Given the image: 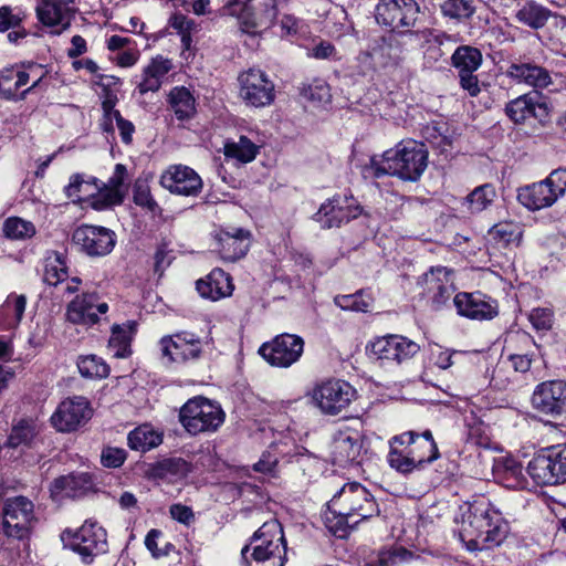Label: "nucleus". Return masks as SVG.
Here are the masks:
<instances>
[{"instance_id":"obj_1","label":"nucleus","mask_w":566,"mask_h":566,"mask_svg":"<svg viewBox=\"0 0 566 566\" xmlns=\"http://www.w3.org/2000/svg\"><path fill=\"white\" fill-rule=\"evenodd\" d=\"M454 522V533L470 552L499 546L509 534L502 513L484 497L461 505Z\"/></svg>"},{"instance_id":"obj_2","label":"nucleus","mask_w":566,"mask_h":566,"mask_svg":"<svg viewBox=\"0 0 566 566\" xmlns=\"http://www.w3.org/2000/svg\"><path fill=\"white\" fill-rule=\"evenodd\" d=\"M428 166V150L423 143L415 139L399 142L381 156H373L364 168L365 177H398L405 181H417Z\"/></svg>"},{"instance_id":"obj_3","label":"nucleus","mask_w":566,"mask_h":566,"mask_svg":"<svg viewBox=\"0 0 566 566\" xmlns=\"http://www.w3.org/2000/svg\"><path fill=\"white\" fill-rule=\"evenodd\" d=\"M329 513L337 520L333 525L326 516L327 527L337 537L347 536V528L379 513L374 495L361 484H345L328 503Z\"/></svg>"},{"instance_id":"obj_4","label":"nucleus","mask_w":566,"mask_h":566,"mask_svg":"<svg viewBox=\"0 0 566 566\" xmlns=\"http://www.w3.org/2000/svg\"><path fill=\"white\" fill-rule=\"evenodd\" d=\"M439 457V449L430 430H424L421 434L410 430L389 439L387 462L391 469L402 474L423 469Z\"/></svg>"},{"instance_id":"obj_5","label":"nucleus","mask_w":566,"mask_h":566,"mask_svg":"<svg viewBox=\"0 0 566 566\" xmlns=\"http://www.w3.org/2000/svg\"><path fill=\"white\" fill-rule=\"evenodd\" d=\"M35 523L34 505L24 496L9 497L2 506V535L8 539L7 551L25 548ZM7 545L2 541V547Z\"/></svg>"},{"instance_id":"obj_6","label":"nucleus","mask_w":566,"mask_h":566,"mask_svg":"<svg viewBox=\"0 0 566 566\" xmlns=\"http://www.w3.org/2000/svg\"><path fill=\"white\" fill-rule=\"evenodd\" d=\"M224 419L221 406L205 397L189 399L179 411L180 423L191 436L216 432Z\"/></svg>"},{"instance_id":"obj_7","label":"nucleus","mask_w":566,"mask_h":566,"mask_svg":"<svg viewBox=\"0 0 566 566\" xmlns=\"http://www.w3.org/2000/svg\"><path fill=\"white\" fill-rule=\"evenodd\" d=\"M356 389L346 380L328 378L307 392L311 403L325 416H338L356 399Z\"/></svg>"},{"instance_id":"obj_8","label":"nucleus","mask_w":566,"mask_h":566,"mask_svg":"<svg viewBox=\"0 0 566 566\" xmlns=\"http://www.w3.org/2000/svg\"><path fill=\"white\" fill-rule=\"evenodd\" d=\"M566 193V169L552 171L544 180L518 190V201L528 210L537 211L552 207Z\"/></svg>"},{"instance_id":"obj_9","label":"nucleus","mask_w":566,"mask_h":566,"mask_svg":"<svg viewBox=\"0 0 566 566\" xmlns=\"http://www.w3.org/2000/svg\"><path fill=\"white\" fill-rule=\"evenodd\" d=\"M64 546L77 553L85 563L107 552L106 531L96 522L85 521L76 531H64L61 535Z\"/></svg>"},{"instance_id":"obj_10","label":"nucleus","mask_w":566,"mask_h":566,"mask_svg":"<svg viewBox=\"0 0 566 566\" xmlns=\"http://www.w3.org/2000/svg\"><path fill=\"white\" fill-rule=\"evenodd\" d=\"M530 476L542 485L566 481V449L554 446L537 453L527 465Z\"/></svg>"},{"instance_id":"obj_11","label":"nucleus","mask_w":566,"mask_h":566,"mask_svg":"<svg viewBox=\"0 0 566 566\" xmlns=\"http://www.w3.org/2000/svg\"><path fill=\"white\" fill-rule=\"evenodd\" d=\"M419 349L420 346L417 343L396 334L376 337L366 346L370 358L387 364H401L412 358Z\"/></svg>"},{"instance_id":"obj_12","label":"nucleus","mask_w":566,"mask_h":566,"mask_svg":"<svg viewBox=\"0 0 566 566\" xmlns=\"http://www.w3.org/2000/svg\"><path fill=\"white\" fill-rule=\"evenodd\" d=\"M240 97L247 105L265 107L275 98V85L268 74L260 69H250L238 77Z\"/></svg>"},{"instance_id":"obj_13","label":"nucleus","mask_w":566,"mask_h":566,"mask_svg":"<svg viewBox=\"0 0 566 566\" xmlns=\"http://www.w3.org/2000/svg\"><path fill=\"white\" fill-rule=\"evenodd\" d=\"M304 350V340L294 334H281L263 344L259 354L272 366L287 368L298 361Z\"/></svg>"},{"instance_id":"obj_14","label":"nucleus","mask_w":566,"mask_h":566,"mask_svg":"<svg viewBox=\"0 0 566 566\" xmlns=\"http://www.w3.org/2000/svg\"><path fill=\"white\" fill-rule=\"evenodd\" d=\"M363 208L353 197L334 196L327 199L314 214V220L324 229L338 228L359 217Z\"/></svg>"},{"instance_id":"obj_15","label":"nucleus","mask_w":566,"mask_h":566,"mask_svg":"<svg viewBox=\"0 0 566 566\" xmlns=\"http://www.w3.org/2000/svg\"><path fill=\"white\" fill-rule=\"evenodd\" d=\"M92 415L90 401L83 396H73L59 403L51 416V423L61 432H71L86 423Z\"/></svg>"},{"instance_id":"obj_16","label":"nucleus","mask_w":566,"mask_h":566,"mask_svg":"<svg viewBox=\"0 0 566 566\" xmlns=\"http://www.w3.org/2000/svg\"><path fill=\"white\" fill-rule=\"evenodd\" d=\"M363 457V436L353 428L346 427L336 431L331 443L332 462L346 468L359 464Z\"/></svg>"},{"instance_id":"obj_17","label":"nucleus","mask_w":566,"mask_h":566,"mask_svg":"<svg viewBox=\"0 0 566 566\" xmlns=\"http://www.w3.org/2000/svg\"><path fill=\"white\" fill-rule=\"evenodd\" d=\"M426 296L436 308H440L454 292L452 271L444 266L431 268L418 281Z\"/></svg>"},{"instance_id":"obj_18","label":"nucleus","mask_w":566,"mask_h":566,"mask_svg":"<svg viewBox=\"0 0 566 566\" xmlns=\"http://www.w3.org/2000/svg\"><path fill=\"white\" fill-rule=\"evenodd\" d=\"M160 185L174 195L195 197L202 189V179L192 168L179 164L161 174Z\"/></svg>"},{"instance_id":"obj_19","label":"nucleus","mask_w":566,"mask_h":566,"mask_svg":"<svg viewBox=\"0 0 566 566\" xmlns=\"http://www.w3.org/2000/svg\"><path fill=\"white\" fill-rule=\"evenodd\" d=\"M73 241L91 256H103L112 252L115 234L107 228L84 224L73 233Z\"/></svg>"},{"instance_id":"obj_20","label":"nucleus","mask_w":566,"mask_h":566,"mask_svg":"<svg viewBox=\"0 0 566 566\" xmlns=\"http://www.w3.org/2000/svg\"><path fill=\"white\" fill-rule=\"evenodd\" d=\"M417 14L415 0H379L376 7L377 22L392 29L412 25Z\"/></svg>"},{"instance_id":"obj_21","label":"nucleus","mask_w":566,"mask_h":566,"mask_svg":"<svg viewBox=\"0 0 566 566\" xmlns=\"http://www.w3.org/2000/svg\"><path fill=\"white\" fill-rule=\"evenodd\" d=\"M107 311L108 304L99 302L96 293H83L67 304L65 316L72 324L90 327L98 323V314H105Z\"/></svg>"},{"instance_id":"obj_22","label":"nucleus","mask_w":566,"mask_h":566,"mask_svg":"<svg viewBox=\"0 0 566 566\" xmlns=\"http://www.w3.org/2000/svg\"><path fill=\"white\" fill-rule=\"evenodd\" d=\"M161 353L170 361L185 363L197 359L202 352L199 337L189 332L177 333L160 339Z\"/></svg>"},{"instance_id":"obj_23","label":"nucleus","mask_w":566,"mask_h":566,"mask_svg":"<svg viewBox=\"0 0 566 566\" xmlns=\"http://www.w3.org/2000/svg\"><path fill=\"white\" fill-rule=\"evenodd\" d=\"M532 403L545 415H560L566 407V381L551 380L539 384L532 396Z\"/></svg>"},{"instance_id":"obj_24","label":"nucleus","mask_w":566,"mask_h":566,"mask_svg":"<svg viewBox=\"0 0 566 566\" xmlns=\"http://www.w3.org/2000/svg\"><path fill=\"white\" fill-rule=\"evenodd\" d=\"M453 304L460 315L471 319H492L499 313L496 301L481 293H458Z\"/></svg>"},{"instance_id":"obj_25","label":"nucleus","mask_w":566,"mask_h":566,"mask_svg":"<svg viewBox=\"0 0 566 566\" xmlns=\"http://www.w3.org/2000/svg\"><path fill=\"white\" fill-rule=\"evenodd\" d=\"M506 115L514 123H523L530 117L544 123L548 119V107L535 93H528L511 101L505 107Z\"/></svg>"},{"instance_id":"obj_26","label":"nucleus","mask_w":566,"mask_h":566,"mask_svg":"<svg viewBox=\"0 0 566 566\" xmlns=\"http://www.w3.org/2000/svg\"><path fill=\"white\" fill-rule=\"evenodd\" d=\"M217 239L221 258L234 262L247 254L250 248L251 233L242 228H231L220 231Z\"/></svg>"},{"instance_id":"obj_27","label":"nucleus","mask_w":566,"mask_h":566,"mask_svg":"<svg viewBox=\"0 0 566 566\" xmlns=\"http://www.w3.org/2000/svg\"><path fill=\"white\" fill-rule=\"evenodd\" d=\"M99 180L85 174H73L64 187L66 198L73 202H84L95 210L94 201L99 197Z\"/></svg>"},{"instance_id":"obj_28","label":"nucleus","mask_w":566,"mask_h":566,"mask_svg":"<svg viewBox=\"0 0 566 566\" xmlns=\"http://www.w3.org/2000/svg\"><path fill=\"white\" fill-rule=\"evenodd\" d=\"M126 172V167L117 164L108 181L99 182L101 192L99 197L94 201L95 210L102 211L122 203Z\"/></svg>"},{"instance_id":"obj_29","label":"nucleus","mask_w":566,"mask_h":566,"mask_svg":"<svg viewBox=\"0 0 566 566\" xmlns=\"http://www.w3.org/2000/svg\"><path fill=\"white\" fill-rule=\"evenodd\" d=\"M197 291L205 298L218 301L232 294V279L223 270L213 269L205 279L197 281Z\"/></svg>"},{"instance_id":"obj_30","label":"nucleus","mask_w":566,"mask_h":566,"mask_svg":"<svg viewBox=\"0 0 566 566\" xmlns=\"http://www.w3.org/2000/svg\"><path fill=\"white\" fill-rule=\"evenodd\" d=\"M493 475L499 483L507 489H524L527 484L522 464L511 457L495 460Z\"/></svg>"},{"instance_id":"obj_31","label":"nucleus","mask_w":566,"mask_h":566,"mask_svg":"<svg viewBox=\"0 0 566 566\" xmlns=\"http://www.w3.org/2000/svg\"><path fill=\"white\" fill-rule=\"evenodd\" d=\"M72 2L73 0H42L36 7L38 18L48 27L62 25L66 28L72 18L70 8Z\"/></svg>"},{"instance_id":"obj_32","label":"nucleus","mask_w":566,"mask_h":566,"mask_svg":"<svg viewBox=\"0 0 566 566\" xmlns=\"http://www.w3.org/2000/svg\"><path fill=\"white\" fill-rule=\"evenodd\" d=\"M92 486V479L87 473H72L56 478L50 488L54 499L77 497L88 491Z\"/></svg>"},{"instance_id":"obj_33","label":"nucleus","mask_w":566,"mask_h":566,"mask_svg":"<svg viewBox=\"0 0 566 566\" xmlns=\"http://www.w3.org/2000/svg\"><path fill=\"white\" fill-rule=\"evenodd\" d=\"M507 75L517 83H524L536 88L547 87L552 83L546 69L531 63L510 65Z\"/></svg>"},{"instance_id":"obj_34","label":"nucleus","mask_w":566,"mask_h":566,"mask_svg":"<svg viewBox=\"0 0 566 566\" xmlns=\"http://www.w3.org/2000/svg\"><path fill=\"white\" fill-rule=\"evenodd\" d=\"M171 62L163 56L154 57L143 71V78L138 84L140 94L156 92L161 86V81L170 71Z\"/></svg>"},{"instance_id":"obj_35","label":"nucleus","mask_w":566,"mask_h":566,"mask_svg":"<svg viewBox=\"0 0 566 566\" xmlns=\"http://www.w3.org/2000/svg\"><path fill=\"white\" fill-rule=\"evenodd\" d=\"M223 149L227 159L235 160L239 164H248L255 159L260 145L251 137L241 135L238 140H227Z\"/></svg>"},{"instance_id":"obj_36","label":"nucleus","mask_w":566,"mask_h":566,"mask_svg":"<svg viewBox=\"0 0 566 566\" xmlns=\"http://www.w3.org/2000/svg\"><path fill=\"white\" fill-rule=\"evenodd\" d=\"M136 331V322L127 321L124 324H115L112 327V335L108 347L117 358L127 357L130 354V340Z\"/></svg>"},{"instance_id":"obj_37","label":"nucleus","mask_w":566,"mask_h":566,"mask_svg":"<svg viewBox=\"0 0 566 566\" xmlns=\"http://www.w3.org/2000/svg\"><path fill=\"white\" fill-rule=\"evenodd\" d=\"M190 471V465L181 458L164 459L149 470V475L154 479L174 481L184 478Z\"/></svg>"},{"instance_id":"obj_38","label":"nucleus","mask_w":566,"mask_h":566,"mask_svg":"<svg viewBox=\"0 0 566 566\" xmlns=\"http://www.w3.org/2000/svg\"><path fill=\"white\" fill-rule=\"evenodd\" d=\"M377 69L396 67L402 61V49L398 43L381 39L373 48Z\"/></svg>"},{"instance_id":"obj_39","label":"nucleus","mask_w":566,"mask_h":566,"mask_svg":"<svg viewBox=\"0 0 566 566\" xmlns=\"http://www.w3.org/2000/svg\"><path fill=\"white\" fill-rule=\"evenodd\" d=\"M130 449L146 452L158 447L163 442V436L149 424H142L128 433Z\"/></svg>"},{"instance_id":"obj_40","label":"nucleus","mask_w":566,"mask_h":566,"mask_svg":"<svg viewBox=\"0 0 566 566\" xmlns=\"http://www.w3.org/2000/svg\"><path fill=\"white\" fill-rule=\"evenodd\" d=\"M252 558L253 564L249 566H284L286 562V545L265 546L254 544Z\"/></svg>"},{"instance_id":"obj_41","label":"nucleus","mask_w":566,"mask_h":566,"mask_svg":"<svg viewBox=\"0 0 566 566\" xmlns=\"http://www.w3.org/2000/svg\"><path fill=\"white\" fill-rule=\"evenodd\" d=\"M169 103L178 119L191 118L196 113V101L190 91L184 86L175 87L169 94Z\"/></svg>"},{"instance_id":"obj_42","label":"nucleus","mask_w":566,"mask_h":566,"mask_svg":"<svg viewBox=\"0 0 566 566\" xmlns=\"http://www.w3.org/2000/svg\"><path fill=\"white\" fill-rule=\"evenodd\" d=\"M25 306V295L9 294L2 305V328H15L22 319Z\"/></svg>"},{"instance_id":"obj_43","label":"nucleus","mask_w":566,"mask_h":566,"mask_svg":"<svg viewBox=\"0 0 566 566\" xmlns=\"http://www.w3.org/2000/svg\"><path fill=\"white\" fill-rule=\"evenodd\" d=\"M451 61L459 73L475 72L482 64V53L476 48L462 45L454 51Z\"/></svg>"},{"instance_id":"obj_44","label":"nucleus","mask_w":566,"mask_h":566,"mask_svg":"<svg viewBox=\"0 0 566 566\" xmlns=\"http://www.w3.org/2000/svg\"><path fill=\"white\" fill-rule=\"evenodd\" d=\"M496 198L493 185L484 184L472 190L464 199V205L471 213H478L488 209Z\"/></svg>"},{"instance_id":"obj_45","label":"nucleus","mask_w":566,"mask_h":566,"mask_svg":"<svg viewBox=\"0 0 566 566\" xmlns=\"http://www.w3.org/2000/svg\"><path fill=\"white\" fill-rule=\"evenodd\" d=\"M69 277L67 265L63 256L52 252L45 258L43 280L46 284L56 286Z\"/></svg>"},{"instance_id":"obj_46","label":"nucleus","mask_w":566,"mask_h":566,"mask_svg":"<svg viewBox=\"0 0 566 566\" xmlns=\"http://www.w3.org/2000/svg\"><path fill=\"white\" fill-rule=\"evenodd\" d=\"M412 553L401 546H395L389 549L380 551L376 555L369 556L365 566H398L409 562Z\"/></svg>"},{"instance_id":"obj_47","label":"nucleus","mask_w":566,"mask_h":566,"mask_svg":"<svg viewBox=\"0 0 566 566\" xmlns=\"http://www.w3.org/2000/svg\"><path fill=\"white\" fill-rule=\"evenodd\" d=\"M260 544L265 546L272 545H286L283 528L277 520H271L265 523L254 533L252 544Z\"/></svg>"},{"instance_id":"obj_48","label":"nucleus","mask_w":566,"mask_h":566,"mask_svg":"<svg viewBox=\"0 0 566 566\" xmlns=\"http://www.w3.org/2000/svg\"><path fill=\"white\" fill-rule=\"evenodd\" d=\"M2 231L10 240L25 241L34 237L35 227L28 220L19 217H12L4 221Z\"/></svg>"},{"instance_id":"obj_49","label":"nucleus","mask_w":566,"mask_h":566,"mask_svg":"<svg viewBox=\"0 0 566 566\" xmlns=\"http://www.w3.org/2000/svg\"><path fill=\"white\" fill-rule=\"evenodd\" d=\"M421 39H423L424 43L427 44L426 49V57L429 60H432L437 62L440 60L446 52L443 51L442 46L447 41H450L451 38L442 32H439L437 30H429L426 29L421 31L420 33Z\"/></svg>"},{"instance_id":"obj_50","label":"nucleus","mask_w":566,"mask_h":566,"mask_svg":"<svg viewBox=\"0 0 566 566\" xmlns=\"http://www.w3.org/2000/svg\"><path fill=\"white\" fill-rule=\"evenodd\" d=\"M80 374L85 378H105L109 374L107 364L96 355H86L77 359Z\"/></svg>"},{"instance_id":"obj_51","label":"nucleus","mask_w":566,"mask_h":566,"mask_svg":"<svg viewBox=\"0 0 566 566\" xmlns=\"http://www.w3.org/2000/svg\"><path fill=\"white\" fill-rule=\"evenodd\" d=\"M518 22L533 28L539 29L547 21V11L535 2H526L517 12Z\"/></svg>"},{"instance_id":"obj_52","label":"nucleus","mask_w":566,"mask_h":566,"mask_svg":"<svg viewBox=\"0 0 566 566\" xmlns=\"http://www.w3.org/2000/svg\"><path fill=\"white\" fill-rule=\"evenodd\" d=\"M30 78V73L23 70H8L2 73V97L13 99L17 97L15 91L24 86Z\"/></svg>"},{"instance_id":"obj_53","label":"nucleus","mask_w":566,"mask_h":566,"mask_svg":"<svg viewBox=\"0 0 566 566\" xmlns=\"http://www.w3.org/2000/svg\"><path fill=\"white\" fill-rule=\"evenodd\" d=\"M35 433L36 427L33 421L21 420L12 428L7 446L10 448H17L22 444L27 446L34 438Z\"/></svg>"},{"instance_id":"obj_54","label":"nucleus","mask_w":566,"mask_h":566,"mask_svg":"<svg viewBox=\"0 0 566 566\" xmlns=\"http://www.w3.org/2000/svg\"><path fill=\"white\" fill-rule=\"evenodd\" d=\"M334 302L344 311L366 313L371 307L373 300L369 295L358 292L355 294L336 296Z\"/></svg>"},{"instance_id":"obj_55","label":"nucleus","mask_w":566,"mask_h":566,"mask_svg":"<svg viewBox=\"0 0 566 566\" xmlns=\"http://www.w3.org/2000/svg\"><path fill=\"white\" fill-rule=\"evenodd\" d=\"M442 13L452 19H469L475 12L470 0H446L441 6Z\"/></svg>"},{"instance_id":"obj_56","label":"nucleus","mask_w":566,"mask_h":566,"mask_svg":"<svg viewBox=\"0 0 566 566\" xmlns=\"http://www.w3.org/2000/svg\"><path fill=\"white\" fill-rule=\"evenodd\" d=\"M489 234L502 244H509L521 239L520 227L513 222H500L489 231Z\"/></svg>"},{"instance_id":"obj_57","label":"nucleus","mask_w":566,"mask_h":566,"mask_svg":"<svg viewBox=\"0 0 566 566\" xmlns=\"http://www.w3.org/2000/svg\"><path fill=\"white\" fill-rule=\"evenodd\" d=\"M305 98L316 103H328L331 101L329 85L323 80H314L304 88Z\"/></svg>"},{"instance_id":"obj_58","label":"nucleus","mask_w":566,"mask_h":566,"mask_svg":"<svg viewBox=\"0 0 566 566\" xmlns=\"http://www.w3.org/2000/svg\"><path fill=\"white\" fill-rule=\"evenodd\" d=\"M234 17L238 18L239 31L249 35H256L263 31L261 24H259L258 15L250 12L249 8L239 11Z\"/></svg>"},{"instance_id":"obj_59","label":"nucleus","mask_w":566,"mask_h":566,"mask_svg":"<svg viewBox=\"0 0 566 566\" xmlns=\"http://www.w3.org/2000/svg\"><path fill=\"white\" fill-rule=\"evenodd\" d=\"M554 314L546 307L533 308L528 314V321L536 331H548L553 325Z\"/></svg>"},{"instance_id":"obj_60","label":"nucleus","mask_w":566,"mask_h":566,"mask_svg":"<svg viewBox=\"0 0 566 566\" xmlns=\"http://www.w3.org/2000/svg\"><path fill=\"white\" fill-rule=\"evenodd\" d=\"M134 202L137 206L147 208L151 212H155L158 209V205L153 198L149 186L146 182L137 181L135 184Z\"/></svg>"},{"instance_id":"obj_61","label":"nucleus","mask_w":566,"mask_h":566,"mask_svg":"<svg viewBox=\"0 0 566 566\" xmlns=\"http://www.w3.org/2000/svg\"><path fill=\"white\" fill-rule=\"evenodd\" d=\"M25 18L27 13L20 7L11 8L2 6V33L9 29L19 28Z\"/></svg>"},{"instance_id":"obj_62","label":"nucleus","mask_w":566,"mask_h":566,"mask_svg":"<svg viewBox=\"0 0 566 566\" xmlns=\"http://www.w3.org/2000/svg\"><path fill=\"white\" fill-rule=\"evenodd\" d=\"M551 45L558 54L566 56V20L557 21L551 33Z\"/></svg>"},{"instance_id":"obj_63","label":"nucleus","mask_w":566,"mask_h":566,"mask_svg":"<svg viewBox=\"0 0 566 566\" xmlns=\"http://www.w3.org/2000/svg\"><path fill=\"white\" fill-rule=\"evenodd\" d=\"M127 453L122 448L106 447L101 453V462L106 468H119L126 460Z\"/></svg>"},{"instance_id":"obj_64","label":"nucleus","mask_w":566,"mask_h":566,"mask_svg":"<svg viewBox=\"0 0 566 566\" xmlns=\"http://www.w3.org/2000/svg\"><path fill=\"white\" fill-rule=\"evenodd\" d=\"M356 65L354 73L357 75H368L371 72L378 70L374 60L373 50L360 52L356 57Z\"/></svg>"}]
</instances>
